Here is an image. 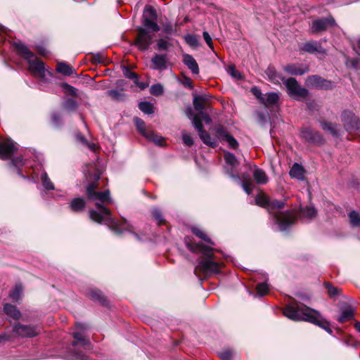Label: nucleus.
Here are the masks:
<instances>
[{"mask_svg": "<svg viewBox=\"0 0 360 360\" xmlns=\"http://www.w3.org/2000/svg\"><path fill=\"white\" fill-rule=\"evenodd\" d=\"M203 38L207 43V44L209 46L210 48L213 49V44L212 41V38L209 33L207 32H203L202 33Z\"/></svg>", "mask_w": 360, "mask_h": 360, "instance_id": "nucleus-56", "label": "nucleus"}, {"mask_svg": "<svg viewBox=\"0 0 360 360\" xmlns=\"http://www.w3.org/2000/svg\"><path fill=\"white\" fill-rule=\"evenodd\" d=\"M150 92L151 94L155 96H160L163 94V86L160 84H155L150 86Z\"/></svg>", "mask_w": 360, "mask_h": 360, "instance_id": "nucleus-41", "label": "nucleus"}, {"mask_svg": "<svg viewBox=\"0 0 360 360\" xmlns=\"http://www.w3.org/2000/svg\"><path fill=\"white\" fill-rule=\"evenodd\" d=\"M335 21L331 16L326 18H318L312 21L311 31L312 33H319L326 30L328 27L335 26Z\"/></svg>", "mask_w": 360, "mask_h": 360, "instance_id": "nucleus-11", "label": "nucleus"}, {"mask_svg": "<svg viewBox=\"0 0 360 360\" xmlns=\"http://www.w3.org/2000/svg\"><path fill=\"white\" fill-rule=\"evenodd\" d=\"M89 297L93 300H97L102 304H105L106 299L102 292L98 290H91L89 294Z\"/></svg>", "mask_w": 360, "mask_h": 360, "instance_id": "nucleus-31", "label": "nucleus"}, {"mask_svg": "<svg viewBox=\"0 0 360 360\" xmlns=\"http://www.w3.org/2000/svg\"><path fill=\"white\" fill-rule=\"evenodd\" d=\"M225 141H226L229 146L233 149H236L238 146V141L231 135L227 136Z\"/></svg>", "mask_w": 360, "mask_h": 360, "instance_id": "nucleus-53", "label": "nucleus"}, {"mask_svg": "<svg viewBox=\"0 0 360 360\" xmlns=\"http://www.w3.org/2000/svg\"><path fill=\"white\" fill-rule=\"evenodd\" d=\"M124 75L126 77L133 79L134 81L138 79V75L135 72L131 71L129 69H125L124 71Z\"/></svg>", "mask_w": 360, "mask_h": 360, "instance_id": "nucleus-55", "label": "nucleus"}, {"mask_svg": "<svg viewBox=\"0 0 360 360\" xmlns=\"http://www.w3.org/2000/svg\"><path fill=\"white\" fill-rule=\"evenodd\" d=\"M187 116L192 120V122L199 134L200 139L206 145L212 147H215L217 142L214 139H212L210 134L203 129L202 121H205L206 124H209L212 122V119L209 115L204 112H199L197 114H193L191 109L186 110Z\"/></svg>", "mask_w": 360, "mask_h": 360, "instance_id": "nucleus-5", "label": "nucleus"}, {"mask_svg": "<svg viewBox=\"0 0 360 360\" xmlns=\"http://www.w3.org/2000/svg\"><path fill=\"white\" fill-rule=\"evenodd\" d=\"M224 157L226 164L231 165V167H236L238 165V162L233 153L226 152Z\"/></svg>", "mask_w": 360, "mask_h": 360, "instance_id": "nucleus-37", "label": "nucleus"}, {"mask_svg": "<svg viewBox=\"0 0 360 360\" xmlns=\"http://www.w3.org/2000/svg\"><path fill=\"white\" fill-rule=\"evenodd\" d=\"M155 10L150 6H146L144 10L143 25L146 27L152 30L153 32L159 31L160 27L155 21Z\"/></svg>", "mask_w": 360, "mask_h": 360, "instance_id": "nucleus-12", "label": "nucleus"}, {"mask_svg": "<svg viewBox=\"0 0 360 360\" xmlns=\"http://www.w3.org/2000/svg\"><path fill=\"white\" fill-rule=\"evenodd\" d=\"M56 70L66 76H70L75 73V70L70 65L63 62L58 63Z\"/></svg>", "mask_w": 360, "mask_h": 360, "instance_id": "nucleus-26", "label": "nucleus"}, {"mask_svg": "<svg viewBox=\"0 0 360 360\" xmlns=\"http://www.w3.org/2000/svg\"><path fill=\"white\" fill-rule=\"evenodd\" d=\"M283 70L288 73L293 75H302L308 71L307 68H302L298 65L289 64L283 67Z\"/></svg>", "mask_w": 360, "mask_h": 360, "instance_id": "nucleus-22", "label": "nucleus"}, {"mask_svg": "<svg viewBox=\"0 0 360 360\" xmlns=\"http://www.w3.org/2000/svg\"><path fill=\"white\" fill-rule=\"evenodd\" d=\"M186 247L193 252H200L202 255V259L195 266L194 273L196 276L201 275L205 276L218 274L221 268V264L214 260L213 251L211 247L204 245L201 243H193L190 240H186Z\"/></svg>", "mask_w": 360, "mask_h": 360, "instance_id": "nucleus-2", "label": "nucleus"}, {"mask_svg": "<svg viewBox=\"0 0 360 360\" xmlns=\"http://www.w3.org/2000/svg\"><path fill=\"white\" fill-rule=\"evenodd\" d=\"M76 139L78 142H79L83 146L87 147L92 151H96L97 148V146L94 143L89 142L85 137L81 134L80 133H77L76 134Z\"/></svg>", "mask_w": 360, "mask_h": 360, "instance_id": "nucleus-32", "label": "nucleus"}, {"mask_svg": "<svg viewBox=\"0 0 360 360\" xmlns=\"http://www.w3.org/2000/svg\"><path fill=\"white\" fill-rule=\"evenodd\" d=\"M108 95L110 96L112 98L119 100L120 99L122 94L117 90H111L108 91Z\"/></svg>", "mask_w": 360, "mask_h": 360, "instance_id": "nucleus-57", "label": "nucleus"}, {"mask_svg": "<svg viewBox=\"0 0 360 360\" xmlns=\"http://www.w3.org/2000/svg\"><path fill=\"white\" fill-rule=\"evenodd\" d=\"M251 91L260 101H261V98H264V95H263L262 94L261 91L258 88H257V87L252 88Z\"/></svg>", "mask_w": 360, "mask_h": 360, "instance_id": "nucleus-58", "label": "nucleus"}, {"mask_svg": "<svg viewBox=\"0 0 360 360\" xmlns=\"http://www.w3.org/2000/svg\"><path fill=\"white\" fill-rule=\"evenodd\" d=\"M4 310L7 315L15 319H18L20 316V313L15 306L9 304H6L4 305Z\"/></svg>", "mask_w": 360, "mask_h": 360, "instance_id": "nucleus-30", "label": "nucleus"}, {"mask_svg": "<svg viewBox=\"0 0 360 360\" xmlns=\"http://www.w3.org/2000/svg\"><path fill=\"white\" fill-rule=\"evenodd\" d=\"M139 109L146 114L153 113V105L149 102H141L139 104Z\"/></svg>", "mask_w": 360, "mask_h": 360, "instance_id": "nucleus-39", "label": "nucleus"}, {"mask_svg": "<svg viewBox=\"0 0 360 360\" xmlns=\"http://www.w3.org/2000/svg\"><path fill=\"white\" fill-rule=\"evenodd\" d=\"M63 108L67 110H75L77 108V103L72 98H68L63 104Z\"/></svg>", "mask_w": 360, "mask_h": 360, "instance_id": "nucleus-47", "label": "nucleus"}, {"mask_svg": "<svg viewBox=\"0 0 360 360\" xmlns=\"http://www.w3.org/2000/svg\"><path fill=\"white\" fill-rule=\"evenodd\" d=\"M154 37V33L147 31L146 29L142 27H139L135 45L139 50L146 51L152 44Z\"/></svg>", "mask_w": 360, "mask_h": 360, "instance_id": "nucleus-10", "label": "nucleus"}, {"mask_svg": "<svg viewBox=\"0 0 360 360\" xmlns=\"http://www.w3.org/2000/svg\"><path fill=\"white\" fill-rule=\"evenodd\" d=\"M253 176L258 184H265L268 181V176L262 169L256 168L253 172Z\"/></svg>", "mask_w": 360, "mask_h": 360, "instance_id": "nucleus-27", "label": "nucleus"}, {"mask_svg": "<svg viewBox=\"0 0 360 360\" xmlns=\"http://www.w3.org/2000/svg\"><path fill=\"white\" fill-rule=\"evenodd\" d=\"M341 120L349 134L356 133L360 135V120L352 112L345 110L341 115Z\"/></svg>", "mask_w": 360, "mask_h": 360, "instance_id": "nucleus-8", "label": "nucleus"}, {"mask_svg": "<svg viewBox=\"0 0 360 360\" xmlns=\"http://www.w3.org/2000/svg\"><path fill=\"white\" fill-rule=\"evenodd\" d=\"M17 149L16 143L11 139L4 140L0 142V159L3 160L11 159V164L15 167H18L22 163V159L20 158H12Z\"/></svg>", "mask_w": 360, "mask_h": 360, "instance_id": "nucleus-7", "label": "nucleus"}, {"mask_svg": "<svg viewBox=\"0 0 360 360\" xmlns=\"http://www.w3.org/2000/svg\"><path fill=\"white\" fill-rule=\"evenodd\" d=\"M301 212L303 217L312 219L316 215V210L311 206H307L304 209L301 210Z\"/></svg>", "mask_w": 360, "mask_h": 360, "instance_id": "nucleus-38", "label": "nucleus"}, {"mask_svg": "<svg viewBox=\"0 0 360 360\" xmlns=\"http://www.w3.org/2000/svg\"><path fill=\"white\" fill-rule=\"evenodd\" d=\"M192 232L199 238L204 241L214 245V243L207 236V235L199 228L194 227L192 229Z\"/></svg>", "mask_w": 360, "mask_h": 360, "instance_id": "nucleus-36", "label": "nucleus"}, {"mask_svg": "<svg viewBox=\"0 0 360 360\" xmlns=\"http://www.w3.org/2000/svg\"><path fill=\"white\" fill-rule=\"evenodd\" d=\"M152 214L158 224H162L165 223V219L162 215V213L158 209H153L152 211Z\"/></svg>", "mask_w": 360, "mask_h": 360, "instance_id": "nucleus-49", "label": "nucleus"}, {"mask_svg": "<svg viewBox=\"0 0 360 360\" xmlns=\"http://www.w3.org/2000/svg\"><path fill=\"white\" fill-rule=\"evenodd\" d=\"M229 72L231 75V76L235 78H238L240 76L239 72L236 71L233 67H229Z\"/></svg>", "mask_w": 360, "mask_h": 360, "instance_id": "nucleus-63", "label": "nucleus"}, {"mask_svg": "<svg viewBox=\"0 0 360 360\" xmlns=\"http://www.w3.org/2000/svg\"><path fill=\"white\" fill-rule=\"evenodd\" d=\"M256 204L259 206L264 207H269L270 200L267 198V196L264 195H260L256 197L255 198Z\"/></svg>", "mask_w": 360, "mask_h": 360, "instance_id": "nucleus-40", "label": "nucleus"}, {"mask_svg": "<svg viewBox=\"0 0 360 360\" xmlns=\"http://www.w3.org/2000/svg\"><path fill=\"white\" fill-rule=\"evenodd\" d=\"M186 41L191 44V45H196L197 44V39H195V37L193 36H191V35H188L186 37Z\"/></svg>", "mask_w": 360, "mask_h": 360, "instance_id": "nucleus-60", "label": "nucleus"}, {"mask_svg": "<svg viewBox=\"0 0 360 360\" xmlns=\"http://www.w3.org/2000/svg\"><path fill=\"white\" fill-rule=\"evenodd\" d=\"M146 137L158 146L164 145L165 139L162 136L155 134L153 131H148V134H146Z\"/></svg>", "mask_w": 360, "mask_h": 360, "instance_id": "nucleus-33", "label": "nucleus"}, {"mask_svg": "<svg viewBox=\"0 0 360 360\" xmlns=\"http://www.w3.org/2000/svg\"><path fill=\"white\" fill-rule=\"evenodd\" d=\"M216 133L217 137L223 141H225L226 136L230 135L222 126H219L216 128Z\"/></svg>", "mask_w": 360, "mask_h": 360, "instance_id": "nucleus-45", "label": "nucleus"}, {"mask_svg": "<svg viewBox=\"0 0 360 360\" xmlns=\"http://www.w3.org/2000/svg\"><path fill=\"white\" fill-rule=\"evenodd\" d=\"M283 314L293 321H308L321 327L330 334L333 333L330 323L321 316L320 312L305 305L297 304L288 305L284 309Z\"/></svg>", "mask_w": 360, "mask_h": 360, "instance_id": "nucleus-3", "label": "nucleus"}, {"mask_svg": "<svg viewBox=\"0 0 360 360\" xmlns=\"http://www.w3.org/2000/svg\"><path fill=\"white\" fill-rule=\"evenodd\" d=\"M52 120L53 122L57 125L60 123L61 117L58 113H53Z\"/></svg>", "mask_w": 360, "mask_h": 360, "instance_id": "nucleus-62", "label": "nucleus"}, {"mask_svg": "<svg viewBox=\"0 0 360 360\" xmlns=\"http://www.w3.org/2000/svg\"><path fill=\"white\" fill-rule=\"evenodd\" d=\"M86 202L82 198H76L72 199L70 202V207L72 211L77 212L84 210Z\"/></svg>", "mask_w": 360, "mask_h": 360, "instance_id": "nucleus-25", "label": "nucleus"}, {"mask_svg": "<svg viewBox=\"0 0 360 360\" xmlns=\"http://www.w3.org/2000/svg\"><path fill=\"white\" fill-rule=\"evenodd\" d=\"M256 289L257 293L261 296L265 295L269 291V287L266 283H259Z\"/></svg>", "mask_w": 360, "mask_h": 360, "instance_id": "nucleus-46", "label": "nucleus"}, {"mask_svg": "<svg viewBox=\"0 0 360 360\" xmlns=\"http://www.w3.org/2000/svg\"><path fill=\"white\" fill-rule=\"evenodd\" d=\"M170 46V43L165 39H160L157 42V47L159 50H167Z\"/></svg>", "mask_w": 360, "mask_h": 360, "instance_id": "nucleus-51", "label": "nucleus"}, {"mask_svg": "<svg viewBox=\"0 0 360 360\" xmlns=\"http://www.w3.org/2000/svg\"><path fill=\"white\" fill-rule=\"evenodd\" d=\"M61 86L66 94H68L73 96H77V90L74 86L68 84V83H63L61 84Z\"/></svg>", "mask_w": 360, "mask_h": 360, "instance_id": "nucleus-44", "label": "nucleus"}, {"mask_svg": "<svg viewBox=\"0 0 360 360\" xmlns=\"http://www.w3.org/2000/svg\"><path fill=\"white\" fill-rule=\"evenodd\" d=\"M302 138L309 143L322 144L324 140L321 134L309 127H304L301 131Z\"/></svg>", "mask_w": 360, "mask_h": 360, "instance_id": "nucleus-14", "label": "nucleus"}, {"mask_svg": "<svg viewBox=\"0 0 360 360\" xmlns=\"http://www.w3.org/2000/svg\"><path fill=\"white\" fill-rule=\"evenodd\" d=\"M183 62L193 74L198 75L199 73L198 65L192 56L184 54Z\"/></svg>", "mask_w": 360, "mask_h": 360, "instance_id": "nucleus-21", "label": "nucleus"}, {"mask_svg": "<svg viewBox=\"0 0 360 360\" xmlns=\"http://www.w3.org/2000/svg\"><path fill=\"white\" fill-rule=\"evenodd\" d=\"M266 74L269 79L274 83H279L280 80H284L283 77H280L274 67H268L266 70Z\"/></svg>", "mask_w": 360, "mask_h": 360, "instance_id": "nucleus-29", "label": "nucleus"}, {"mask_svg": "<svg viewBox=\"0 0 360 360\" xmlns=\"http://www.w3.org/2000/svg\"><path fill=\"white\" fill-rule=\"evenodd\" d=\"M320 125L323 131H328L333 136H338L339 131L336 124L322 120L320 121Z\"/></svg>", "mask_w": 360, "mask_h": 360, "instance_id": "nucleus-23", "label": "nucleus"}, {"mask_svg": "<svg viewBox=\"0 0 360 360\" xmlns=\"http://www.w3.org/2000/svg\"><path fill=\"white\" fill-rule=\"evenodd\" d=\"M278 95L276 93H269L261 98V102L267 108L274 105L278 101Z\"/></svg>", "mask_w": 360, "mask_h": 360, "instance_id": "nucleus-24", "label": "nucleus"}, {"mask_svg": "<svg viewBox=\"0 0 360 360\" xmlns=\"http://www.w3.org/2000/svg\"><path fill=\"white\" fill-rule=\"evenodd\" d=\"M351 65L352 68H354L355 70H360V59L356 58L352 59L350 61Z\"/></svg>", "mask_w": 360, "mask_h": 360, "instance_id": "nucleus-59", "label": "nucleus"}, {"mask_svg": "<svg viewBox=\"0 0 360 360\" xmlns=\"http://www.w3.org/2000/svg\"><path fill=\"white\" fill-rule=\"evenodd\" d=\"M182 139L184 144L186 146H191L193 144L192 137L190 136V134L186 133L185 131H183L182 133Z\"/></svg>", "mask_w": 360, "mask_h": 360, "instance_id": "nucleus-54", "label": "nucleus"}, {"mask_svg": "<svg viewBox=\"0 0 360 360\" xmlns=\"http://www.w3.org/2000/svg\"><path fill=\"white\" fill-rule=\"evenodd\" d=\"M101 172L98 169H94V172H88L86 174V179L89 181L86 186V193L89 199L95 201V205L99 210L89 211L90 218L98 223H105L115 233H121L124 230H129V225L126 220L122 224H119L115 221L112 217L109 209L104 207L102 204H110L112 199L110 197V191L106 190L103 192L96 191L98 188L97 181L101 177Z\"/></svg>", "mask_w": 360, "mask_h": 360, "instance_id": "nucleus-1", "label": "nucleus"}, {"mask_svg": "<svg viewBox=\"0 0 360 360\" xmlns=\"http://www.w3.org/2000/svg\"><path fill=\"white\" fill-rule=\"evenodd\" d=\"M14 331L22 337H34L39 333V329L31 326L16 324L14 326Z\"/></svg>", "mask_w": 360, "mask_h": 360, "instance_id": "nucleus-17", "label": "nucleus"}, {"mask_svg": "<svg viewBox=\"0 0 360 360\" xmlns=\"http://www.w3.org/2000/svg\"><path fill=\"white\" fill-rule=\"evenodd\" d=\"M73 360H87L86 356L82 353H75L73 356Z\"/></svg>", "mask_w": 360, "mask_h": 360, "instance_id": "nucleus-61", "label": "nucleus"}, {"mask_svg": "<svg viewBox=\"0 0 360 360\" xmlns=\"http://www.w3.org/2000/svg\"><path fill=\"white\" fill-rule=\"evenodd\" d=\"M349 219L352 226L360 227V214L357 212H350L349 214Z\"/></svg>", "mask_w": 360, "mask_h": 360, "instance_id": "nucleus-34", "label": "nucleus"}, {"mask_svg": "<svg viewBox=\"0 0 360 360\" xmlns=\"http://www.w3.org/2000/svg\"><path fill=\"white\" fill-rule=\"evenodd\" d=\"M76 328L77 331L73 333V337L76 341L72 342V345L76 346L81 343L85 348H90V342L84 335V332L87 330L88 326L85 323H77Z\"/></svg>", "mask_w": 360, "mask_h": 360, "instance_id": "nucleus-13", "label": "nucleus"}, {"mask_svg": "<svg viewBox=\"0 0 360 360\" xmlns=\"http://www.w3.org/2000/svg\"><path fill=\"white\" fill-rule=\"evenodd\" d=\"M326 288L328 289V293L330 297H334L338 295L340 292V289L331 285L329 283L326 284Z\"/></svg>", "mask_w": 360, "mask_h": 360, "instance_id": "nucleus-52", "label": "nucleus"}, {"mask_svg": "<svg viewBox=\"0 0 360 360\" xmlns=\"http://www.w3.org/2000/svg\"><path fill=\"white\" fill-rule=\"evenodd\" d=\"M16 50L18 53L27 61L29 70L34 77L45 81L46 72L51 75V72L46 70L44 63L36 58L25 44L22 43L17 44Z\"/></svg>", "mask_w": 360, "mask_h": 360, "instance_id": "nucleus-4", "label": "nucleus"}, {"mask_svg": "<svg viewBox=\"0 0 360 360\" xmlns=\"http://www.w3.org/2000/svg\"><path fill=\"white\" fill-rule=\"evenodd\" d=\"M307 84L313 88L331 89L333 86L330 81L323 79L318 75H312L307 78Z\"/></svg>", "mask_w": 360, "mask_h": 360, "instance_id": "nucleus-16", "label": "nucleus"}, {"mask_svg": "<svg viewBox=\"0 0 360 360\" xmlns=\"http://www.w3.org/2000/svg\"><path fill=\"white\" fill-rule=\"evenodd\" d=\"M151 62L155 70L162 71L167 68L168 58L165 54H155Z\"/></svg>", "mask_w": 360, "mask_h": 360, "instance_id": "nucleus-18", "label": "nucleus"}, {"mask_svg": "<svg viewBox=\"0 0 360 360\" xmlns=\"http://www.w3.org/2000/svg\"><path fill=\"white\" fill-rule=\"evenodd\" d=\"M283 202L278 200L270 201L269 212L274 215V217L281 231L286 230L292 225L297 219V214L295 211L288 210L286 212H280L278 210L283 207Z\"/></svg>", "mask_w": 360, "mask_h": 360, "instance_id": "nucleus-6", "label": "nucleus"}, {"mask_svg": "<svg viewBox=\"0 0 360 360\" xmlns=\"http://www.w3.org/2000/svg\"><path fill=\"white\" fill-rule=\"evenodd\" d=\"M242 186L244 191L249 195L253 189V184L250 179H243Z\"/></svg>", "mask_w": 360, "mask_h": 360, "instance_id": "nucleus-48", "label": "nucleus"}, {"mask_svg": "<svg viewBox=\"0 0 360 360\" xmlns=\"http://www.w3.org/2000/svg\"><path fill=\"white\" fill-rule=\"evenodd\" d=\"M134 122L136 124V126L138 129V130L146 136V134H148V131H146V127H145V123L144 122L141 120L139 117L134 118Z\"/></svg>", "mask_w": 360, "mask_h": 360, "instance_id": "nucleus-42", "label": "nucleus"}, {"mask_svg": "<svg viewBox=\"0 0 360 360\" xmlns=\"http://www.w3.org/2000/svg\"><path fill=\"white\" fill-rule=\"evenodd\" d=\"M233 355L234 352L230 349L222 351L219 354V356L223 360H231Z\"/></svg>", "mask_w": 360, "mask_h": 360, "instance_id": "nucleus-50", "label": "nucleus"}, {"mask_svg": "<svg viewBox=\"0 0 360 360\" xmlns=\"http://www.w3.org/2000/svg\"><path fill=\"white\" fill-rule=\"evenodd\" d=\"M290 175L292 177L302 179L304 175L303 167L297 163H295L290 171Z\"/></svg>", "mask_w": 360, "mask_h": 360, "instance_id": "nucleus-28", "label": "nucleus"}, {"mask_svg": "<svg viewBox=\"0 0 360 360\" xmlns=\"http://www.w3.org/2000/svg\"><path fill=\"white\" fill-rule=\"evenodd\" d=\"M208 101L207 95H195L193 96V105L196 110L202 112L206 108Z\"/></svg>", "mask_w": 360, "mask_h": 360, "instance_id": "nucleus-20", "label": "nucleus"}, {"mask_svg": "<svg viewBox=\"0 0 360 360\" xmlns=\"http://www.w3.org/2000/svg\"><path fill=\"white\" fill-rule=\"evenodd\" d=\"M283 82L290 96L297 99L304 98L307 96V90L304 88H302L295 78L290 77L286 79H284Z\"/></svg>", "mask_w": 360, "mask_h": 360, "instance_id": "nucleus-9", "label": "nucleus"}, {"mask_svg": "<svg viewBox=\"0 0 360 360\" xmlns=\"http://www.w3.org/2000/svg\"><path fill=\"white\" fill-rule=\"evenodd\" d=\"M301 52L314 53L326 54V50L322 47L320 42L316 41H309L302 44L300 47Z\"/></svg>", "mask_w": 360, "mask_h": 360, "instance_id": "nucleus-15", "label": "nucleus"}, {"mask_svg": "<svg viewBox=\"0 0 360 360\" xmlns=\"http://www.w3.org/2000/svg\"><path fill=\"white\" fill-rule=\"evenodd\" d=\"M355 309L350 305H346L341 308V314L337 318L340 323H345L346 321L353 319L354 316Z\"/></svg>", "mask_w": 360, "mask_h": 360, "instance_id": "nucleus-19", "label": "nucleus"}, {"mask_svg": "<svg viewBox=\"0 0 360 360\" xmlns=\"http://www.w3.org/2000/svg\"><path fill=\"white\" fill-rule=\"evenodd\" d=\"M41 181H42V184L46 189H47V190H53L54 189V186H53V183L51 181V180L49 179V178L48 177V175L46 173H44L41 176Z\"/></svg>", "mask_w": 360, "mask_h": 360, "instance_id": "nucleus-43", "label": "nucleus"}, {"mask_svg": "<svg viewBox=\"0 0 360 360\" xmlns=\"http://www.w3.org/2000/svg\"><path fill=\"white\" fill-rule=\"evenodd\" d=\"M37 51L39 53L43 56H46L48 53L47 50L45 48L43 47H37Z\"/></svg>", "mask_w": 360, "mask_h": 360, "instance_id": "nucleus-64", "label": "nucleus"}, {"mask_svg": "<svg viewBox=\"0 0 360 360\" xmlns=\"http://www.w3.org/2000/svg\"><path fill=\"white\" fill-rule=\"evenodd\" d=\"M22 292V286L21 284L15 285L14 289L11 291L9 296L13 300L20 299Z\"/></svg>", "mask_w": 360, "mask_h": 360, "instance_id": "nucleus-35", "label": "nucleus"}]
</instances>
